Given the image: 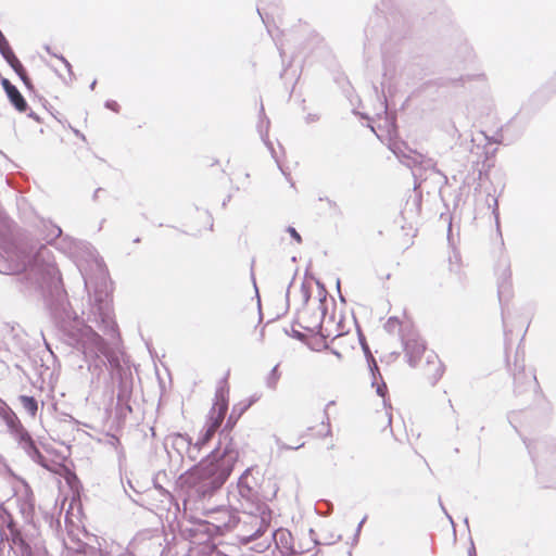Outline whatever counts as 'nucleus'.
Here are the masks:
<instances>
[{"instance_id": "nucleus-6", "label": "nucleus", "mask_w": 556, "mask_h": 556, "mask_svg": "<svg viewBox=\"0 0 556 556\" xmlns=\"http://www.w3.org/2000/svg\"><path fill=\"white\" fill-rule=\"evenodd\" d=\"M0 52L5 59V61L11 65V67L14 70V72L21 77V79L24 81V84L27 87H30V80L27 76V73L23 66V64L20 62V60L16 58L15 53L11 49L9 42L3 37V35L0 33Z\"/></svg>"}, {"instance_id": "nucleus-2", "label": "nucleus", "mask_w": 556, "mask_h": 556, "mask_svg": "<svg viewBox=\"0 0 556 556\" xmlns=\"http://www.w3.org/2000/svg\"><path fill=\"white\" fill-rule=\"evenodd\" d=\"M405 352L409 364L419 367L428 379L437 380L442 376L443 367L438 355L427 350L419 336L412 334L405 340Z\"/></svg>"}, {"instance_id": "nucleus-8", "label": "nucleus", "mask_w": 556, "mask_h": 556, "mask_svg": "<svg viewBox=\"0 0 556 556\" xmlns=\"http://www.w3.org/2000/svg\"><path fill=\"white\" fill-rule=\"evenodd\" d=\"M1 85L5 90V93L11 102V104L21 113L26 112L28 109V104L17 88L12 85L9 79L2 78Z\"/></svg>"}, {"instance_id": "nucleus-16", "label": "nucleus", "mask_w": 556, "mask_h": 556, "mask_svg": "<svg viewBox=\"0 0 556 556\" xmlns=\"http://www.w3.org/2000/svg\"><path fill=\"white\" fill-rule=\"evenodd\" d=\"M61 60H62V62H64L66 64L67 67H70V64L65 59L61 58Z\"/></svg>"}, {"instance_id": "nucleus-5", "label": "nucleus", "mask_w": 556, "mask_h": 556, "mask_svg": "<svg viewBox=\"0 0 556 556\" xmlns=\"http://www.w3.org/2000/svg\"><path fill=\"white\" fill-rule=\"evenodd\" d=\"M80 340L86 355L89 354L91 356L99 357L100 355L108 354V343L92 328L85 327L81 331Z\"/></svg>"}, {"instance_id": "nucleus-13", "label": "nucleus", "mask_w": 556, "mask_h": 556, "mask_svg": "<svg viewBox=\"0 0 556 556\" xmlns=\"http://www.w3.org/2000/svg\"><path fill=\"white\" fill-rule=\"evenodd\" d=\"M288 231L291 235V237L294 238L299 243L302 241L301 236L298 233V231L294 228L290 227L288 229Z\"/></svg>"}, {"instance_id": "nucleus-14", "label": "nucleus", "mask_w": 556, "mask_h": 556, "mask_svg": "<svg viewBox=\"0 0 556 556\" xmlns=\"http://www.w3.org/2000/svg\"><path fill=\"white\" fill-rule=\"evenodd\" d=\"M321 431L325 434L329 433L330 432L329 426L324 424V422H321Z\"/></svg>"}, {"instance_id": "nucleus-12", "label": "nucleus", "mask_w": 556, "mask_h": 556, "mask_svg": "<svg viewBox=\"0 0 556 556\" xmlns=\"http://www.w3.org/2000/svg\"><path fill=\"white\" fill-rule=\"evenodd\" d=\"M280 378H281V372H280V370H279V365H276V366L271 369V371H270V374H269V376H268V386H269L270 388H274V389H275V388L277 387V384H278V382H279Z\"/></svg>"}, {"instance_id": "nucleus-15", "label": "nucleus", "mask_w": 556, "mask_h": 556, "mask_svg": "<svg viewBox=\"0 0 556 556\" xmlns=\"http://www.w3.org/2000/svg\"><path fill=\"white\" fill-rule=\"evenodd\" d=\"M396 321H397V320H396L395 318L391 317V318H389V320H388V326H389V327H392V326H393V324H394V323H396Z\"/></svg>"}, {"instance_id": "nucleus-11", "label": "nucleus", "mask_w": 556, "mask_h": 556, "mask_svg": "<svg viewBox=\"0 0 556 556\" xmlns=\"http://www.w3.org/2000/svg\"><path fill=\"white\" fill-rule=\"evenodd\" d=\"M338 329L343 336L345 337V340H343L341 342V345L340 348L338 349V351L340 352V355H338L339 357H342L344 354H346L349 352V349H348V345L351 348V349H354V343H355V338L354 336H351L349 334L348 332L344 333L343 331H341L338 327L336 328Z\"/></svg>"}, {"instance_id": "nucleus-3", "label": "nucleus", "mask_w": 556, "mask_h": 556, "mask_svg": "<svg viewBox=\"0 0 556 556\" xmlns=\"http://www.w3.org/2000/svg\"><path fill=\"white\" fill-rule=\"evenodd\" d=\"M332 318L323 319L319 325V331L309 338L308 345L317 351L331 348L332 352L340 355L338 349L345 337L338 329H333Z\"/></svg>"}, {"instance_id": "nucleus-1", "label": "nucleus", "mask_w": 556, "mask_h": 556, "mask_svg": "<svg viewBox=\"0 0 556 556\" xmlns=\"http://www.w3.org/2000/svg\"><path fill=\"white\" fill-rule=\"evenodd\" d=\"M237 460L238 452L231 445L216 448L181 477L182 483L201 497L212 495L228 479Z\"/></svg>"}, {"instance_id": "nucleus-9", "label": "nucleus", "mask_w": 556, "mask_h": 556, "mask_svg": "<svg viewBox=\"0 0 556 556\" xmlns=\"http://www.w3.org/2000/svg\"><path fill=\"white\" fill-rule=\"evenodd\" d=\"M363 349H364V352L366 354L368 366H369V369H370V372H371V378H372L371 386L374 388H376V392H377L378 395H382V384H379L378 381H377V376H380V369H379V366L377 364V361L372 356V354L369 351L368 346L363 344Z\"/></svg>"}, {"instance_id": "nucleus-7", "label": "nucleus", "mask_w": 556, "mask_h": 556, "mask_svg": "<svg viewBox=\"0 0 556 556\" xmlns=\"http://www.w3.org/2000/svg\"><path fill=\"white\" fill-rule=\"evenodd\" d=\"M10 428L15 439L18 441L21 446L26 451L30 456H40V452L37 448L34 440L31 439L28 431L24 428L20 420H12L10 422Z\"/></svg>"}, {"instance_id": "nucleus-4", "label": "nucleus", "mask_w": 556, "mask_h": 556, "mask_svg": "<svg viewBox=\"0 0 556 556\" xmlns=\"http://www.w3.org/2000/svg\"><path fill=\"white\" fill-rule=\"evenodd\" d=\"M227 412H228V402L223 396L217 397L216 401L214 402L212 408L210 409V413H208V416H207V419H206V422L204 426V431H203L202 435L200 437V439L195 443V445L199 448L206 445L212 440V438L214 437L216 431L222 426Z\"/></svg>"}, {"instance_id": "nucleus-10", "label": "nucleus", "mask_w": 556, "mask_h": 556, "mask_svg": "<svg viewBox=\"0 0 556 556\" xmlns=\"http://www.w3.org/2000/svg\"><path fill=\"white\" fill-rule=\"evenodd\" d=\"M20 402L24 409L31 416L35 417L38 412V404L35 397L27 396V395H21Z\"/></svg>"}]
</instances>
